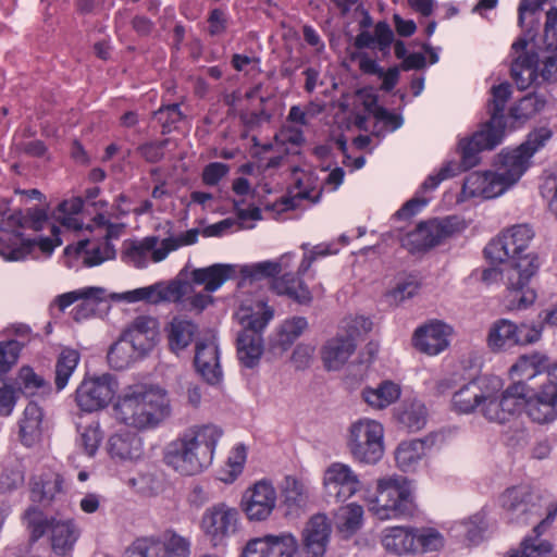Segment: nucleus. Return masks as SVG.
<instances>
[{
    "label": "nucleus",
    "instance_id": "f257e3e1",
    "mask_svg": "<svg viewBox=\"0 0 557 557\" xmlns=\"http://www.w3.org/2000/svg\"><path fill=\"white\" fill-rule=\"evenodd\" d=\"M533 237L534 231L530 225L518 224L507 228L484 248L486 258L503 263L500 275L507 287L506 306L510 310L525 309L536 299L529 282L540 268L539 258L532 253L522 256Z\"/></svg>",
    "mask_w": 557,
    "mask_h": 557
},
{
    "label": "nucleus",
    "instance_id": "f03ea898",
    "mask_svg": "<svg viewBox=\"0 0 557 557\" xmlns=\"http://www.w3.org/2000/svg\"><path fill=\"white\" fill-rule=\"evenodd\" d=\"M552 137V131L540 127L529 134L518 148L502 152L495 172H472L463 182L462 195L466 198H495L516 184L530 165L531 157Z\"/></svg>",
    "mask_w": 557,
    "mask_h": 557
},
{
    "label": "nucleus",
    "instance_id": "7ed1b4c3",
    "mask_svg": "<svg viewBox=\"0 0 557 557\" xmlns=\"http://www.w3.org/2000/svg\"><path fill=\"white\" fill-rule=\"evenodd\" d=\"M222 435L214 424L193 425L168 445L164 462L183 475L198 474L212 463Z\"/></svg>",
    "mask_w": 557,
    "mask_h": 557
},
{
    "label": "nucleus",
    "instance_id": "20e7f679",
    "mask_svg": "<svg viewBox=\"0 0 557 557\" xmlns=\"http://www.w3.org/2000/svg\"><path fill=\"white\" fill-rule=\"evenodd\" d=\"M113 414L125 425L151 428L170 414V403L166 393L159 387L128 386L113 405Z\"/></svg>",
    "mask_w": 557,
    "mask_h": 557
},
{
    "label": "nucleus",
    "instance_id": "39448f33",
    "mask_svg": "<svg viewBox=\"0 0 557 557\" xmlns=\"http://www.w3.org/2000/svg\"><path fill=\"white\" fill-rule=\"evenodd\" d=\"M369 510L380 520L412 516L416 503L409 482L401 476L379 479L376 494L369 500Z\"/></svg>",
    "mask_w": 557,
    "mask_h": 557
},
{
    "label": "nucleus",
    "instance_id": "423d86ee",
    "mask_svg": "<svg viewBox=\"0 0 557 557\" xmlns=\"http://www.w3.org/2000/svg\"><path fill=\"white\" fill-rule=\"evenodd\" d=\"M273 309L263 301H258L256 310L242 307L238 319L243 331L237 336V355L247 368H253L263 354L261 332L273 318Z\"/></svg>",
    "mask_w": 557,
    "mask_h": 557
},
{
    "label": "nucleus",
    "instance_id": "0eeeda50",
    "mask_svg": "<svg viewBox=\"0 0 557 557\" xmlns=\"http://www.w3.org/2000/svg\"><path fill=\"white\" fill-rule=\"evenodd\" d=\"M525 396V382H513L502 391L500 380L492 377L486 385L479 412L491 422L506 423L519 412Z\"/></svg>",
    "mask_w": 557,
    "mask_h": 557
},
{
    "label": "nucleus",
    "instance_id": "6e6552de",
    "mask_svg": "<svg viewBox=\"0 0 557 557\" xmlns=\"http://www.w3.org/2000/svg\"><path fill=\"white\" fill-rule=\"evenodd\" d=\"M383 425L372 419H359L350 424L347 448L352 459L362 465H375L384 454Z\"/></svg>",
    "mask_w": 557,
    "mask_h": 557
},
{
    "label": "nucleus",
    "instance_id": "1a4fd4ad",
    "mask_svg": "<svg viewBox=\"0 0 557 557\" xmlns=\"http://www.w3.org/2000/svg\"><path fill=\"white\" fill-rule=\"evenodd\" d=\"M372 322L362 315L342 321L341 331L321 348V358L329 371L339 370L356 349V339L371 330Z\"/></svg>",
    "mask_w": 557,
    "mask_h": 557
},
{
    "label": "nucleus",
    "instance_id": "9d476101",
    "mask_svg": "<svg viewBox=\"0 0 557 557\" xmlns=\"http://www.w3.org/2000/svg\"><path fill=\"white\" fill-rule=\"evenodd\" d=\"M25 520L32 541H37L47 531L50 532L51 548L59 556H64L72 550L79 536V531L72 520L42 519L35 508L26 511Z\"/></svg>",
    "mask_w": 557,
    "mask_h": 557
},
{
    "label": "nucleus",
    "instance_id": "9b49d317",
    "mask_svg": "<svg viewBox=\"0 0 557 557\" xmlns=\"http://www.w3.org/2000/svg\"><path fill=\"white\" fill-rule=\"evenodd\" d=\"M540 496L528 485L512 486L499 496V504L510 523L527 524L540 515Z\"/></svg>",
    "mask_w": 557,
    "mask_h": 557
},
{
    "label": "nucleus",
    "instance_id": "f8f14e48",
    "mask_svg": "<svg viewBox=\"0 0 557 557\" xmlns=\"http://www.w3.org/2000/svg\"><path fill=\"white\" fill-rule=\"evenodd\" d=\"M119 389V383L111 374L86 377L77 386L75 401L86 412L106 408Z\"/></svg>",
    "mask_w": 557,
    "mask_h": 557
},
{
    "label": "nucleus",
    "instance_id": "ddd939ff",
    "mask_svg": "<svg viewBox=\"0 0 557 557\" xmlns=\"http://www.w3.org/2000/svg\"><path fill=\"white\" fill-rule=\"evenodd\" d=\"M190 543L187 539L165 532L160 537L137 539L128 549V557H188Z\"/></svg>",
    "mask_w": 557,
    "mask_h": 557
},
{
    "label": "nucleus",
    "instance_id": "4468645a",
    "mask_svg": "<svg viewBox=\"0 0 557 557\" xmlns=\"http://www.w3.org/2000/svg\"><path fill=\"white\" fill-rule=\"evenodd\" d=\"M527 417L539 425H547L557 420V383L547 381L522 399Z\"/></svg>",
    "mask_w": 557,
    "mask_h": 557
},
{
    "label": "nucleus",
    "instance_id": "2eb2a0df",
    "mask_svg": "<svg viewBox=\"0 0 557 557\" xmlns=\"http://www.w3.org/2000/svg\"><path fill=\"white\" fill-rule=\"evenodd\" d=\"M361 486L358 474L349 465L332 462L323 473V490L325 496L335 503L346 502Z\"/></svg>",
    "mask_w": 557,
    "mask_h": 557
},
{
    "label": "nucleus",
    "instance_id": "dca6fc26",
    "mask_svg": "<svg viewBox=\"0 0 557 557\" xmlns=\"http://www.w3.org/2000/svg\"><path fill=\"white\" fill-rule=\"evenodd\" d=\"M457 225L456 216L422 222L414 231L407 234L404 245L409 246L411 251L430 249L449 237L456 231Z\"/></svg>",
    "mask_w": 557,
    "mask_h": 557
},
{
    "label": "nucleus",
    "instance_id": "f3484780",
    "mask_svg": "<svg viewBox=\"0 0 557 557\" xmlns=\"http://www.w3.org/2000/svg\"><path fill=\"white\" fill-rule=\"evenodd\" d=\"M277 494L270 481L260 480L247 488L242 497V509L250 521H265L276 507Z\"/></svg>",
    "mask_w": 557,
    "mask_h": 557
},
{
    "label": "nucleus",
    "instance_id": "a211bd4d",
    "mask_svg": "<svg viewBox=\"0 0 557 557\" xmlns=\"http://www.w3.org/2000/svg\"><path fill=\"white\" fill-rule=\"evenodd\" d=\"M298 547L297 539L289 532L265 534L248 541L242 557H294Z\"/></svg>",
    "mask_w": 557,
    "mask_h": 557
},
{
    "label": "nucleus",
    "instance_id": "6ab92c4d",
    "mask_svg": "<svg viewBox=\"0 0 557 557\" xmlns=\"http://www.w3.org/2000/svg\"><path fill=\"white\" fill-rule=\"evenodd\" d=\"M238 512L225 504L208 508L201 519V529L216 546L236 531Z\"/></svg>",
    "mask_w": 557,
    "mask_h": 557
},
{
    "label": "nucleus",
    "instance_id": "aec40b11",
    "mask_svg": "<svg viewBox=\"0 0 557 557\" xmlns=\"http://www.w3.org/2000/svg\"><path fill=\"white\" fill-rule=\"evenodd\" d=\"M503 136V129L484 125L470 138L461 139L459 143L461 162L457 163L459 165V172L475 166L480 161V152L494 149L502 143Z\"/></svg>",
    "mask_w": 557,
    "mask_h": 557
},
{
    "label": "nucleus",
    "instance_id": "412c9836",
    "mask_svg": "<svg viewBox=\"0 0 557 557\" xmlns=\"http://www.w3.org/2000/svg\"><path fill=\"white\" fill-rule=\"evenodd\" d=\"M332 528L325 515H315L306 523L298 557H324Z\"/></svg>",
    "mask_w": 557,
    "mask_h": 557
},
{
    "label": "nucleus",
    "instance_id": "4be33fe9",
    "mask_svg": "<svg viewBox=\"0 0 557 557\" xmlns=\"http://www.w3.org/2000/svg\"><path fill=\"white\" fill-rule=\"evenodd\" d=\"M528 41L524 38H519L511 46L513 60L511 63V77L520 90L529 88L533 83L537 82L540 77L536 53L528 52Z\"/></svg>",
    "mask_w": 557,
    "mask_h": 557
},
{
    "label": "nucleus",
    "instance_id": "5701e85b",
    "mask_svg": "<svg viewBox=\"0 0 557 557\" xmlns=\"http://www.w3.org/2000/svg\"><path fill=\"white\" fill-rule=\"evenodd\" d=\"M450 333L451 329L447 324L432 321L416 330L412 343L420 352L436 356L448 347Z\"/></svg>",
    "mask_w": 557,
    "mask_h": 557
},
{
    "label": "nucleus",
    "instance_id": "b1692460",
    "mask_svg": "<svg viewBox=\"0 0 557 557\" xmlns=\"http://www.w3.org/2000/svg\"><path fill=\"white\" fill-rule=\"evenodd\" d=\"M158 325L157 319L149 315H138L127 325L122 336L139 354L146 355L156 344Z\"/></svg>",
    "mask_w": 557,
    "mask_h": 557
},
{
    "label": "nucleus",
    "instance_id": "393cba45",
    "mask_svg": "<svg viewBox=\"0 0 557 557\" xmlns=\"http://www.w3.org/2000/svg\"><path fill=\"white\" fill-rule=\"evenodd\" d=\"M195 367L207 383L214 385L221 382L223 373L219 348L214 339L196 343Z\"/></svg>",
    "mask_w": 557,
    "mask_h": 557
},
{
    "label": "nucleus",
    "instance_id": "a878e982",
    "mask_svg": "<svg viewBox=\"0 0 557 557\" xmlns=\"http://www.w3.org/2000/svg\"><path fill=\"white\" fill-rule=\"evenodd\" d=\"M160 242L158 236H147L140 240H125L122 247V259L136 268L147 267L149 255L152 262H161L162 260L154 259V252L159 250Z\"/></svg>",
    "mask_w": 557,
    "mask_h": 557
},
{
    "label": "nucleus",
    "instance_id": "bb28decb",
    "mask_svg": "<svg viewBox=\"0 0 557 557\" xmlns=\"http://www.w3.org/2000/svg\"><path fill=\"white\" fill-rule=\"evenodd\" d=\"M383 547L395 555L417 554V528L392 527L382 533Z\"/></svg>",
    "mask_w": 557,
    "mask_h": 557
},
{
    "label": "nucleus",
    "instance_id": "cd10ccee",
    "mask_svg": "<svg viewBox=\"0 0 557 557\" xmlns=\"http://www.w3.org/2000/svg\"><path fill=\"white\" fill-rule=\"evenodd\" d=\"M490 379H479L462 385L451 398V407L459 413L479 411Z\"/></svg>",
    "mask_w": 557,
    "mask_h": 557
},
{
    "label": "nucleus",
    "instance_id": "c85d7f7f",
    "mask_svg": "<svg viewBox=\"0 0 557 557\" xmlns=\"http://www.w3.org/2000/svg\"><path fill=\"white\" fill-rule=\"evenodd\" d=\"M236 268L231 264L215 263L206 268L191 271V281L197 285H203L205 290L213 293L226 281L235 277Z\"/></svg>",
    "mask_w": 557,
    "mask_h": 557
},
{
    "label": "nucleus",
    "instance_id": "c756f323",
    "mask_svg": "<svg viewBox=\"0 0 557 557\" xmlns=\"http://www.w3.org/2000/svg\"><path fill=\"white\" fill-rule=\"evenodd\" d=\"M271 288L275 294L286 296L301 306H309L313 299L305 282L292 273H285L282 276L273 278Z\"/></svg>",
    "mask_w": 557,
    "mask_h": 557
},
{
    "label": "nucleus",
    "instance_id": "7c9ffc66",
    "mask_svg": "<svg viewBox=\"0 0 557 557\" xmlns=\"http://www.w3.org/2000/svg\"><path fill=\"white\" fill-rule=\"evenodd\" d=\"M556 517L557 507L549 510L546 517L534 527L533 532L536 536L525 539L521 544V548L512 553L509 557H545L552 550V545L547 541L541 540L539 536Z\"/></svg>",
    "mask_w": 557,
    "mask_h": 557
},
{
    "label": "nucleus",
    "instance_id": "2f4dec72",
    "mask_svg": "<svg viewBox=\"0 0 557 557\" xmlns=\"http://www.w3.org/2000/svg\"><path fill=\"white\" fill-rule=\"evenodd\" d=\"M518 344V325L513 322L507 319H499L491 325L487 345L493 351L506 350Z\"/></svg>",
    "mask_w": 557,
    "mask_h": 557
},
{
    "label": "nucleus",
    "instance_id": "473e14b6",
    "mask_svg": "<svg viewBox=\"0 0 557 557\" xmlns=\"http://www.w3.org/2000/svg\"><path fill=\"white\" fill-rule=\"evenodd\" d=\"M44 413L41 408L34 401L28 403L20 421V436L22 443L30 447L41 436Z\"/></svg>",
    "mask_w": 557,
    "mask_h": 557
},
{
    "label": "nucleus",
    "instance_id": "72a5a7b5",
    "mask_svg": "<svg viewBox=\"0 0 557 557\" xmlns=\"http://www.w3.org/2000/svg\"><path fill=\"white\" fill-rule=\"evenodd\" d=\"M398 422L409 432H417L426 424L428 411L424 404L417 399H407L396 409Z\"/></svg>",
    "mask_w": 557,
    "mask_h": 557
},
{
    "label": "nucleus",
    "instance_id": "f704fd0d",
    "mask_svg": "<svg viewBox=\"0 0 557 557\" xmlns=\"http://www.w3.org/2000/svg\"><path fill=\"white\" fill-rule=\"evenodd\" d=\"M284 504L290 512L305 509L311 500L310 486L294 476H286L283 486Z\"/></svg>",
    "mask_w": 557,
    "mask_h": 557
},
{
    "label": "nucleus",
    "instance_id": "c9c22d12",
    "mask_svg": "<svg viewBox=\"0 0 557 557\" xmlns=\"http://www.w3.org/2000/svg\"><path fill=\"white\" fill-rule=\"evenodd\" d=\"M400 386L392 381H383L376 387H367L362 392L364 401L375 409H383L400 397Z\"/></svg>",
    "mask_w": 557,
    "mask_h": 557
},
{
    "label": "nucleus",
    "instance_id": "e433bc0d",
    "mask_svg": "<svg viewBox=\"0 0 557 557\" xmlns=\"http://www.w3.org/2000/svg\"><path fill=\"white\" fill-rule=\"evenodd\" d=\"M424 455L425 441H404L397 446L395 450L396 465L404 472L412 471L416 469Z\"/></svg>",
    "mask_w": 557,
    "mask_h": 557
},
{
    "label": "nucleus",
    "instance_id": "4c0bfd02",
    "mask_svg": "<svg viewBox=\"0 0 557 557\" xmlns=\"http://www.w3.org/2000/svg\"><path fill=\"white\" fill-rule=\"evenodd\" d=\"M197 330V325L191 321L174 318L168 329L170 349L175 354L184 350L193 342Z\"/></svg>",
    "mask_w": 557,
    "mask_h": 557
},
{
    "label": "nucleus",
    "instance_id": "58836bf2",
    "mask_svg": "<svg viewBox=\"0 0 557 557\" xmlns=\"http://www.w3.org/2000/svg\"><path fill=\"white\" fill-rule=\"evenodd\" d=\"M362 521L363 508L356 503L341 507L335 515L337 531L344 539L354 535L361 528Z\"/></svg>",
    "mask_w": 557,
    "mask_h": 557
},
{
    "label": "nucleus",
    "instance_id": "ea45409f",
    "mask_svg": "<svg viewBox=\"0 0 557 557\" xmlns=\"http://www.w3.org/2000/svg\"><path fill=\"white\" fill-rule=\"evenodd\" d=\"M510 95L511 86L508 83L492 88V100L488 103L491 119L485 125L505 131L504 111Z\"/></svg>",
    "mask_w": 557,
    "mask_h": 557
},
{
    "label": "nucleus",
    "instance_id": "a19ab883",
    "mask_svg": "<svg viewBox=\"0 0 557 557\" xmlns=\"http://www.w3.org/2000/svg\"><path fill=\"white\" fill-rule=\"evenodd\" d=\"M548 368V357L541 352H532L520 356L510 372L521 379L532 380L537 374L545 372ZM524 382L523 380H520Z\"/></svg>",
    "mask_w": 557,
    "mask_h": 557
},
{
    "label": "nucleus",
    "instance_id": "79ce46f5",
    "mask_svg": "<svg viewBox=\"0 0 557 557\" xmlns=\"http://www.w3.org/2000/svg\"><path fill=\"white\" fill-rule=\"evenodd\" d=\"M289 258L287 255L281 256L280 259L275 261L267 260L252 264H246L240 267V274L244 280L249 278L250 281H260L263 278H269L280 274L284 269H287V264L284 263V260Z\"/></svg>",
    "mask_w": 557,
    "mask_h": 557
},
{
    "label": "nucleus",
    "instance_id": "37998d69",
    "mask_svg": "<svg viewBox=\"0 0 557 557\" xmlns=\"http://www.w3.org/2000/svg\"><path fill=\"white\" fill-rule=\"evenodd\" d=\"M307 327L308 321L304 317H293L284 321L272 345L273 349H278L280 352L286 351Z\"/></svg>",
    "mask_w": 557,
    "mask_h": 557
},
{
    "label": "nucleus",
    "instance_id": "c03bdc74",
    "mask_svg": "<svg viewBox=\"0 0 557 557\" xmlns=\"http://www.w3.org/2000/svg\"><path fill=\"white\" fill-rule=\"evenodd\" d=\"M79 359V352L75 349L64 348L61 350L55 362L54 384L57 392H61L65 388L70 377L77 368Z\"/></svg>",
    "mask_w": 557,
    "mask_h": 557
},
{
    "label": "nucleus",
    "instance_id": "a18cd8bd",
    "mask_svg": "<svg viewBox=\"0 0 557 557\" xmlns=\"http://www.w3.org/2000/svg\"><path fill=\"white\" fill-rule=\"evenodd\" d=\"M144 356V354H139V351L133 348L129 342L121 336V338L110 347L107 358L113 369L123 370Z\"/></svg>",
    "mask_w": 557,
    "mask_h": 557
},
{
    "label": "nucleus",
    "instance_id": "49530a36",
    "mask_svg": "<svg viewBox=\"0 0 557 557\" xmlns=\"http://www.w3.org/2000/svg\"><path fill=\"white\" fill-rule=\"evenodd\" d=\"M20 389L28 396H46L51 392V385L30 367H22L16 379Z\"/></svg>",
    "mask_w": 557,
    "mask_h": 557
},
{
    "label": "nucleus",
    "instance_id": "de8ad7c7",
    "mask_svg": "<svg viewBox=\"0 0 557 557\" xmlns=\"http://www.w3.org/2000/svg\"><path fill=\"white\" fill-rule=\"evenodd\" d=\"M108 445L113 458L133 459L139 455V440L134 434H114Z\"/></svg>",
    "mask_w": 557,
    "mask_h": 557
},
{
    "label": "nucleus",
    "instance_id": "09e8293b",
    "mask_svg": "<svg viewBox=\"0 0 557 557\" xmlns=\"http://www.w3.org/2000/svg\"><path fill=\"white\" fill-rule=\"evenodd\" d=\"M77 300L107 301L108 293L102 287H84L57 296L54 304L61 311H64Z\"/></svg>",
    "mask_w": 557,
    "mask_h": 557
},
{
    "label": "nucleus",
    "instance_id": "8fccbe9b",
    "mask_svg": "<svg viewBox=\"0 0 557 557\" xmlns=\"http://www.w3.org/2000/svg\"><path fill=\"white\" fill-rule=\"evenodd\" d=\"M59 475L35 478L32 482L30 497L34 502L50 503L62 490Z\"/></svg>",
    "mask_w": 557,
    "mask_h": 557
},
{
    "label": "nucleus",
    "instance_id": "3c124183",
    "mask_svg": "<svg viewBox=\"0 0 557 557\" xmlns=\"http://www.w3.org/2000/svg\"><path fill=\"white\" fill-rule=\"evenodd\" d=\"M8 224L40 231L48 224L47 211L42 208H29L25 213L18 211L8 215Z\"/></svg>",
    "mask_w": 557,
    "mask_h": 557
},
{
    "label": "nucleus",
    "instance_id": "603ef678",
    "mask_svg": "<svg viewBox=\"0 0 557 557\" xmlns=\"http://www.w3.org/2000/svg\"><path fill=\"white\" fill-rule=\"evenodd\" d=\"M102 438L103 433L98 421L78 428L77 445L89 457L96 455Z\"/></svg>",
    "mask_w": 557,
    "mask_h": 557
},
{
    "label": "nucleus",
    "instance_id": "864d4df0",
    "mask_svg": "<svg viewBox=\"0 0 557 557\" xmlns=\"http://www.w3.org/2000/svg\"><path fill=\"white\" fill-rule=\"evenodd\" d=\"M199 236L198 228H191L178 236H170L160 242L159 250L154 252L156 260H164L170 252L177 250L183 246H189L197 243Z\"/></svg>",
    "mask_w": 557,
    "mask_h": 557
},
{
    "label": "nucleus",
    "instance_id": "5fc2aeb1",
    "mask_svg": "<svg viewBox=\"0 0 557 557\" xmlns=\"http://www.w3.org/2000/svg\"><path fill=\"white\" fill-rule=\"evenodd\" d=\"M545 99L536 94L524 96L510 109V115L515 120H527L539 113L545 107Z\"/></svg>",
    "mask_w": 557,
    "mask_h": 557
},
{
    "label": "nucleus",
    "instance_id": "6e6d98bb",
    "mask_svg": "<svg viewBox=\"0 0 557 557\" xmlns=\"http://www.w3.org/2000/svg\"><path fill=\"white\" fill-rule=\"evenodd\" d=\"M87 246L88 240L78 242V250H86L84 263L88 267L99 265L103 261L115 257L114 246L109 240H104L103 243L92 247L90 250L86 249Z\"/></svg>",
    "mask_w": 557,
    "mask_h": 557
},
{
    "label": "nucleus",
    "instance_id": "4d7b16f0",
    "mask_svg": "<svg viewBox=\"0 0 557 557\" xmlns=\"http://www.w3.org/2000/svg\"><path fill=\"white\" fill-rule=\"evenodd\" d=\"M191 286L188 282L173 280L169 283L160 282V302H175L180 307L183 298L189 294Z\"/></svg>",
    "mask_w": 557,
    "mask_h": 557
},
{
    "label": "nucleus",
    "instance_id": "13d9d810",
    "mask_svg": "<svg viewBox=\"0 0 557 557\" xmlns=\"http://www.w3.org/2000/svg\"><path fill=\"white\" fill-rule=\"evenodd\" d=\"M444 545L442 534L432 528H417V554L436 552Z\"/></svg>",
    "mask_w": 557,
    "mask_h": 557
},
{
    "label": "nucleus",
    "instance_id": "bf43d9fd",
    "mask_svg": "<svg viewBox=\"0 0 557 557\" xmlns=\"http://www.w3.org/2000/svg\"><path fill=\"white\" fill-rule=\"evenodd\" d=\"M22 344L15 339L0 342V374L9 372L18 359Z\"/></svg>",
    "mask_w": 557,
    "mask_h": 557
},
{
    "label": "nucleus",
    "instance_id": "052dcab7",
    "mask_svg": "<svg viewBox=\"0 0 557 557\" xmlns=\"http://www.w3.org/2000/svg\"><path fill=\"white\" fill-rule=\"evenodd\" d=\"M154 119L162 125L163 133L171 131L172 126L183 119L178 103L162 106L154 112Z\"/></svg>",
    "mask_w": 557,
    "mask_h": 557
},
{
    "label": "nucleus",
    "instance_id": "680f3d73",
    "mask_svg": "<svg viewBox=\"0 0 557 557\" xmlns=\"http://www.w3.org/2000/svg\"><path fill=\"white\" fill-rule=\"evenodd\" d=\"M84 201L82 198L76 197L70 200H64L59 205V211L64 214L62 223L67 227L79 230L81 223L73 215L79 213L83 209Z\"/></svg>",
    "mask_w": 557,
    "mask_h": 557
},
{
    "label": "nucleus",
    "instance_id": "e2e57ef3",
    "mask_svg": "<svg viewBox=\"0 0 557 557\" xmlns=\"http://www.w3.org/2000/svg\"><path fill=\"white\" fill-rule=\"evenodd\" d=\"M246 448L244 445H237L231 451L227 459V476L222 478L224 482H233L243 471L246 461Z\"/></svg>",
    "mask_w": 557,
    "mask_h": 557
},
{
    "label": "nucleus",
    "instance_id": "0e129e2a",
    "mask_svg": "<svg viewBox=\"0 0 557 557\" xmlns=\"http://www.w3.org/2000/svg\"><path fill=\"white\" fill-rule=\"evenodd\" d=\"M459 173V165L455 162H447L437 173L431 174L423 182L421 188L423 191L434 190L441 182L454 177Z\"/></svg>",
    "mask_w": 557,
    "mask_h": 557
},
{
    "label": "nucleus",
    "instance_id": "69168bd1",
    "mask_svg": "<svg viewBox=\"0 0 557 557\" xmlns=\"http://www.w3.org/2000/svg\"><path fill=\"white\" fill-rule=\"evenodd\" d=\"M463 528L466 537L470 544L476 545L483 539L486 524L484 518L481 515L471 517L468 521L460 524Z\"/></svg>",
    "mask_w": 557,
    "mask_h": 557
},
{
    "label": "nucleus",
    "instance_id": "338daca9",
    "mask_svg": "<svg viewBox=\"0 0 557 557\" xmlns=\"http://www.w3.org/2000/svg\"><path fill=\"white\" fill-rule=\"evenodd\" d=\"M539 75L544 83H557V53L545 55L542 60L536 57Z\"/></svg>",
    "mask_w": 557,
    "mask_h": 557
},
{
    "label": "nucleus",
    "instance_id": "774afa93",
    "mask_svg": "<svg viewBox=\"0 0 557 557\" xmlns=\"http://www.w3.org/2000/svg\"><path fill=\"white\" fill-rule=\"evenodd\" d=\"M544 42L547 49H557V8H552L546 13Z\"/></svg>",
    "mask_w": 557,
    "mask_h": 557
}]
</instances>
